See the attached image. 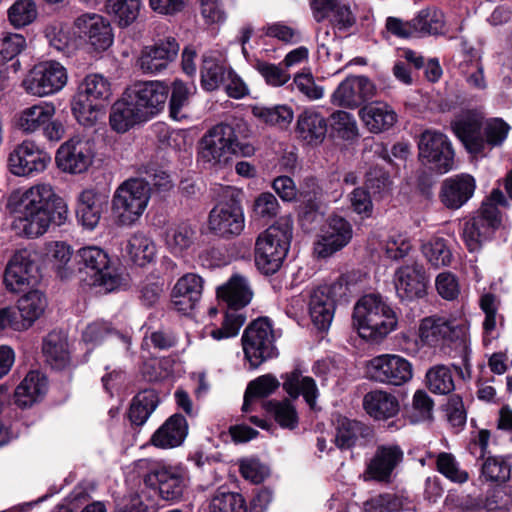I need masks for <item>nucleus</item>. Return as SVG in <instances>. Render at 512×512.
<instances>
[{
	"label": "nucleus",
	"mask_w": 512,
	"mask_h": 512,
	"mask_svg": "<svg viewBox=\"0 0 512 512\" xmlns=\"http://www.w3.org/2000/svg\"><path fill=\"white\" fill-rule=\"evenodd\" d=\"M366 370L371 380L394 386H401L413 377L411 362L396 354L373 357L368 361Z\"/></svg>",
	"instance_id": "nucleus-14"
},
{
	"label": "nucleus",
	"mask_w": 512,
	"mask_h": 512,
	"mask_svg": "<svg viewBox=\"0 0 512 512\" xmlns=\"http://www.w3.org/2000/svg\"><path fill=\"white\" fill-rule=\"evenodd\" d=\"M150 199L148 183L140 178L124 181L115 191L112 212L121 225H132L145 211Z\"/></svg>",
	"instance_id": "nucleus-6"
},
{
	"label": "nucleus",
	"mask_w": 512,
	"mask_h": 512,
	"mask_svg": "<svg viewBox=\"0 0 512 512\" xmlns=\"http://www.w3.org/2000/svg\"><path fill=\"white\" fill-rule=\"evenodd\" d=\"M335 33L349 35L350 30L356 24V16L347 4L340 2L333 8L327 19Z\"/></svg>",
	"instance_id": "nucleus-63"
},
{
	"label": "nucleus",
	"mask_w": 512,
	"mask_h": 512,
	"mask_svg": "<svg viewBox=\"0 0 512 512\" xmlns=\"http://www.w3.org/2000/svg\"><path fill=\"white\" fill-rule=\"evenodd\" d=\"M54 113L55 108L52 105H34L22 111L18 119V126L22 131L32 133L51 120Z\"/></svg>",
	"instance_id": "nucleus-50"
},
{
	"label": "nucleus",
	"mask_w": 512,
	"mask_h": 512,
	"mask_svg": "<svg viewBox=\"0 0 512 512\" xmlns=\"http://www.w3.org/2000/svg\"><path fill=\"white\" fill-rule=\"evenodd\" d=\"M364 187L372 194L374 200H383L391 194L392 180L389 171L375 165L365 173Z\"/></svg>",
	"instance_id": "nucleus-44"
},
{
	"label": "nucleus",
	"mask_w": 512,
	"mask_h": 512,
	"mask_svg": "<svg viewBox=\"0 0 512 512\" xmlns=\"http://www.w3.org/2000/svg\"><path fill=\"white\" fill-rule=\"evenodd\" d=\"M510 131V126L502 118H484L483 124V156L486 155V148L489 150L500 147L505 142Z\"/></svg>",
	"instance_id": "nucleus-51"
},
{
	"label": "nucleus",
	"mask_w": 512,
	"mask_h": 512,
	"mask_svg": "<svg viewBox=\"0 0 512 512\" xmlns=\"http://www.w3.org/2000/svg\"><path fill=\"white\" fill-rule=\"evenodd\" d=\"M282 378L284 379L283 389L292 399H297L302 395L307 404L313 407L318 396V389L312 377H302L301 371L294 369L292 372L282 376Z\"/></svg>",
	"instance_id": "nucleus-38"
},
{
	"label": "nucleus",
	"mask_w": 512,
	"mask_h": 512,
	"mask_svg": "<svg viewBox=\"0 0 512 512\" xmlns=\"http://www.w3.org/2000/svg\"><path fill=\"white\" fill-rule=\"evenodd\" d=\"M35 257L36 255L30 250L21 249L10 258L3 279L9 292H25L39 282L41 276Z\"/></svg>",
	"instance_id": "nucleus-11"
},
{
	"label": "nucleus",
	"mask_w": 512,
	"mask_h": 512,
	"mask_svg": "<svg viewBox=\"0 0 512 512\" xmlns=\"http://www.w3.org/2000/svg\"><path fill=\"white\" fill-rule=\"evenodd\" d=\"M216 295L220 302L226 304L227 308L238 311L251 301L253 292L243 277L233 275L228 282L217 288Z\"/></svg>",
	"instance_id": "nucleus-32"
},
{
	"label": "nucleus",
	"mask_w": 512,
	"mask_h": 512,
	"mask_svg": "<svg viewBox=\"0 0 512 512\" xmlns=\"http://www.w3.org/2000/svg\"><path fill=\"white\" fill-rule=\"evenodd\" d=\"M126 252L134 264L143 267L154 259L156 248L145 235L134 234L127 242Z\"/></svg>",
	"instance_id": "nucleus-49"
},
{
	"label": "nucleus",
	"mask_w": 512,
	"mask_h": 512,
	"mask_svg": "<svg viewBox=\"0 0 512 512\" xmlns=\"http://www.w3.org/2000/svg\"><path fill=\"white\" fill-rule=\"evenodd\" d=\"M404 452L398 444L377 446L373 457L366 465L365 479L390 484L396 468L403 462Z\"/></svg>",
	"instance_id": "nucleus-20"
},
{
	"label": "nucleus",
	"mask_w": 512,
	"mask_h": 512,
	"mask_svg": "<svg viewBox=\"0 0 512 512\" xmlns=\"http://www.w3.org/2000/svg\"><path fill=\"white\" fill-rule=\"evenodd\" d=\"M436 469L444 477L454 483L463 484L468 481L469 474L462 470L455 456L451 453L441 452L436 458Z\"/></svg>",
	"instance_id": "nucleus-61"
},
{
	"label": "nucleus",
	"mask_w": 512,
	"mask_h": 512,
	"mask_svg": "<svg viewBox=\"0 0 512 512\" xmlns=\"http://www.w3.org/2000/svg\"><path fill=\"white\" fill-rule=\"evenodd\" d=\"M47 307V299L39 290H31L18 300L16 308L19 318L24 324V329L29 328L37 320Z\"/></svg>",
	"instance_id": "nucleus-41"
},
{
	"label": "nucleus",
	"mask_w": 512,
	"mask_h": 512,
	"mask_svg": "<svg viewBox=\"0 0 512 512\" xmlns=\"http://www.w3.org/2000/svg\"><path fill=\"white\" fill-rule=\"evenodd\" d=\"M331 102L340 107L356 108L361 105L354 76L344 79L331 95Z\"/></svg>",
	"instance_id": "nucleus-60"
},
{
	"label": "nucleus",
	"mask_w": 512,
	"mask_h": 512,
	"mask_svg": "<svg viewBox=\"0 0 512 512\" xmlns=\"http://www.w3.org/2000/svg\"><path fill=\"white\" fill-rule=\"evenodd\" d=\"M107 205V197L99 191L84 189L77 197L76 216L87 229H94Z\"/></svg>",
	"instance_id": "nucleus-27"
},
{
	"label": "nucleus",
	"mask_w": 512,
	"mask_h": 512,
	"mask_svg": "<svg viewBox=\"0 0 512 512\" xmlns=\"http://www.w3.org/2000/svg\"><path fill=\"white\" fill-rule=\"evenodd\" d=\"M502 225V212L498 207L481 203L480 207L464 218L462 238L471 253L482 249L491 241Z\"/></svg>",
	"instance_id": "nucleus-7"
},
{
	"label": "nucleus",
	"mask_w": 512,
	"mask_h": 512,
	"mask_svg": "<svg viewBox=\"0 0 512 512\" xmlns=\"http://www.w3.org/2000/svg\"><path fill=\"white\" fill-rule=\"evenodd\" d=\"M309 316L315 328L327 331L334 318L336 305L331 298L323 292L313 290L309 299Z\"/></svg>",
	"instance_id": "nucleus-39"
},
{
	"label": "nucleus",
	"mask_w": 512,
	"mask_h": 512,
	"mask_svg": "<svg viewBox=\"0 0 512 512\" xmlns=\"http://www.w3.org/2000/svg\"><path fill=\"white\" fill-rule=\"evenodd\" d=\"M265 408L281 428L289 430L297 428L299 423L298 413L289 399L282 401L269 400L265 403Z\"/></svg>",
	"instance_id": "nucleus-48"
},
{
	"label": "nucleus",
	"mask_w": 512,
	"mask_h": 512,
	"mask_svg": "<svg viewBox=\"0 0 512 512\" xmlns=\"http://www.w3.org/2000/svg\"><path fill=\"white\" fill-rule=\"evenodd\" d=\"M180 50L179 43L172 36L158 39L152 45L145 46L138 58V65L145 73H158L175 61Z\"/></svg>",
	"instance_id": "nucleus-23"
},
{
	"label": "nucleus",
	"mask_w": 512,
	"mask_h": 512,
	"mask_svg": "<svg viewBox=\"0 0 512 512\" xmlns=\"http://www.w3.org/2000/svg\"><path fill=\"white\" fill-rule=\"evenodd\" d=\"M226 200L219 201L209 213L208 227L215 235L231 238L241 233L244 228V218L234 192L227 190Z\"/></svg>",
	"instance_id": "nucleus-15"
},
{
	"label": "nucleus",
	"mask_w": 512,
	"mask_h": 512,
	"mask_svg": "<svg viewBox=\"0 0 512 512\" xmlns=\"http://www.w3.org/2000/svg\"><path fill=\"white\" fill-rule=\"evenodd\" d=\"M51 162V156L35 142L25 140L9 154L8 169L16 176H29L43 172Z\"/></svg>",
	"instance_id": "nucleus-17"
},
{
	"label": "nucleus",
	"mask_w": 512,
	"mask_h": 512,
	"mask_svg": "<svg viewBox=\"0 0 512 512\" xmlns=\"http://www.w3.org/2000/svg\"><path fill=\"white\" fill-rule=\"evenodd\" d=\"M159 404V397L154 389L140 391L132 400L129 419L132 424L142 426Z\"/></svg>",
	"instance_id": "nucleus-42"
},
{
	"label": "nucleus",
	"mask_w": 512,
	"mask_h": 512,
	"mask_svg": "<svg viewBox=\"0 0 512 512\" xmlns=\"http://www.w3.org/2000/svg\"><path fill=\"white\" fill-rule=\"evenodd\" d=\"M67 71L56 61H45L34 66L23 80L25 90L43 97L60 91L67 83Z\"/></svg>",
	"instance_id": "nucleus-13"
},
{
	"label": "nucleus",
	"mask_w": 512,
	"mask_h": 512,
	"mask_svg": "<svg viewBox=\"0 0 512 512\" xmlns=\"http://www.w3.org/2000/svg\"><path fill=\"white\" fill-rule=\"evenodd\" d=\"M298 220L304 231H307V224L313 223L319 214V202L316 193L312 191H302L297 197Z\"/></svg>",
	"instance_id": "nucleus-62"
},
{
	"label": "nucleus",
	"mask_w": 512,
	"mask_h": 512,
	"mask_svg": "<svg viewBox=\"0 0 512 512\" xmlns=\"http://www.w3.org/2000/svg\"><path fill=\"white\" fill-rule=\"evenodd\" d=\"M124 92L149 120L163 109L169 89L160 81H139L127 87Z\"/></svg>",
	"instance_id": "nucleus-18"
},
{
	"label": "nucleus",
	"mask_w": 512,
	"mask_h": 512,
	"mask_svg": "<svg viewBox=\"0 0 512 512\" xmlns=\"http://www.w3.org/2000/svg\"><path fill=\"white\" fill-rule=\"evenodd\" d=\"M422 253L431 267L439 269L448 267L453 260V254L448 240L435 237L422 245Z\"/></svg>",
	"instance_id": "nucleus-45"
},
{
	"label": "nucleus",
	"mask_w": 512,
	"mask_h": 512,
	"mask_svg": "<svg viewBox=\"0 0 512 512\" xmlns=\"http://www.w3.org/2000/svg\"><path fill=\"white\" fill-rule=\"evenodd\" d=\"M105 8L118 27L127 28L138 19L142 0H106Z\"/></svg>",
	"instance_id": "nucleus-40"
},
{
	"label": "nucleus",
	"mask_w": 512,
	"mask_h": 512,
	"mask_svg": "<svg viewBox=\"0 0 512 512\" xmlns=\"http://www.w3.org/2000/svg\"><path fill=\"white\" fill-rule=\"evenodd\" d=\"M112 95L109 81L100 74L87 75L78 85L71 100L72 113L79 124L92 127Z\"/></svg>",
	"instance_id": "nucleus-4"
},
{
	"label": "nucleus",
	"mask_w": 512,
	"mask_h": 512,
	"mask_svg": "<svg viewBox=\"0 0 512 512\" xmlns=\"http://www.w3.org/2000/svg\"><path fill=\"white\" fill-rule=\"evenodd\" d=\"M188 424L181 414H174L156 430L151 437V443L160 448H173L182 444L187 436Z\"/></svg>",
	"instance_id": "nucleus-31"
},
{
	"label": "nucleus",
	"mask_w": 512,
	"mask_h": 512,
	"mask_svg": "<svg viewBox=\"0 0 512 512\" xmlns=\"http://www.w3.org/2000/svg\"><path fill=\"white\" fill-rule=\"evenodd\" d=\"M133 101L124 92L111 107L109 124L117 133H125L137 124L147 121Z\"/></svg>",
	"instance_id": "nucleus-29"
},
{
	"label": "nucleus",
	"mask_w": 512,
	"mask_h": 512,
	"mask_svg": "<svg viewBox=\"0 0 512 512\" xmlns=\"http://www.w3.org/2000/svg\"><path fill=\"white\" fill-rule=\"evenodd\" d=\"M9 206L15 214L16 226L28 238L43 235L51 224L62 225L67 219V206L52 187L40 184L21 195L13 194Z\"/></svg>",
	"instance_id": "nucleus-1"
},
{
	"label": "nucleus",
	"mask_w": 512,
	"mask_h": 512,
	"mask_svg": "<svg viewBox=\"0 0 512 512\" xmlns=\"http://www.w3.org/2000/svg\"><path fill=\"white\" fill-rule=\"evenodd\" d=\"M258 367L269 360L276 359L279 351L275 342L281 337L282 331L274 329L272 320L267 316H258Z\"/></svg>",
	"instance_id": "nucleus-36"
},
{
	"label": "nucleus",
	"mask_w": 512,
	"mask_h": 512,
	"mask_svg": "<svg viewBox=\"0 0 512 512\" xmlns=\"http://www.w3.org/2000/svg\"><path fill=\"white\" fill-rule=\"evenodd\" d=\"M144 483L148 487L157 488L160 498L169 502L180 501L187 487L184 476L172 467L152 470L145 475Z\"/></svg>",
	"instance_id": "nucleus-26"
},
{
	"label": "nucleus",
	"mask_w": 512,
	"mask_h": 512,
	"mask_svg": "<svg viewBox=\"0 0 512 512\" xmlns=\"http://www.w3.org/2000/svg\"><path fill=\"white\" fill-rule=\"evenodd\" d=\"M444 27V13L435 6L421 9L409 21H403L396 17L386 19V29L394 36L402 39L442 34Z\"/></svg>",
	"instance_id": "nucleus-8"
},
{
	"label": "nucleus",
	"mask_w": 512,
	"mask_h": 512,
	"mask_svg": "<svg viewBox=\"0 0 512 512\" xmlns=\"http://www.w3.org/2000/svg\"><path fill=\"white\" fill-rule=\"evenodd\" d=\"M195 239V228L183 222L168 231L166 243L173 253H182L193 245Z\"/></svg>",
	"instance_id": "nucleus-55"
},
{
	"label": "nucleus",
	"mask_w": 512,
	"mask_h": 512,
	"mask_svg": "<svg viewBox=\"0 0 512 512\" xmlns=\"http://www.w3.org/2000/svg\"><path fill=\"white\" fill-rule=\"evenodd\" d=\"M293 236V220L279 217L263 235H258V272L273 275L282 266Z\"/></svg>",
	"instance_id": "nucleus-3"
},
{
	"label": "nucleus",
	"mask_w": 512,
	"mask_h": 512,
	"mask_svg": "<svg viewBox=\"0 0 512 512\" xmlns=\"http://www.w3.org/2000/svg\"><path fill=\"white\" fill-rule=\"evenodd\" d=\"M293 117V110L288 105L258 107V120L280 129H286L291 124Z\"/></svg>",
	"instance_id": "nucleus-58"
},
{
	"label": "nucleus",
	"mask_w": 512,
	"mask_h": 512,
	"mask_svg": "<svg viewBox=\"0 0 512 512\" xmlns=\"http://www.w3.org/2000/svg\"><path fill=\"white\" fill-rule=\"evenodd\" d=\"M449 332H451L450 323L441 318H425L419 328L421 340L431 347L442 345L445 334Z\"/></svg>",
	"instance_id": "nucleus-53"
},
{
	"label": "nucleus",
	"mask_w": 512,
	"mask_h": 512,
	"mask_svg": "<svg viewBox=\"0 0 512 512\" xmlns=\"http://www.w3.org/2000/svg\"><path fill=\"white\" fill-rule=\"evenodd\" d=\"M330 135L342 140H354L358 137V127L352 114L336 111L330 116Z\"/></svg>",
	"instance_id": "nucleus-52"
},
{
	"label": "nucleus",
	"mask_w": 512,
	"mask_h": 512,
	"mask_svg": "<svg viewBox=\"0 0 512 512\" xmlns=\"http://www.w3.org/2000/svg\"><path fill=\"white\" fill-rule=\"evenodd\" d=\"M353 325L359 336L369 342H381L398 323L394 310L380 294L362 296L354 306Z\"/></svg>",
	"instance_id": "nucleus-2"
},
{
	"label": "nucleus",
	"mask_w": 512,
	"mask_h": 512,
	"mask_svg": "<svg viewBox=\"0 0 512 512\" xmlns=\"http://www.w3.org/2000/svg\"><path fill=\"white\" fill-rule=\"evenodd\" d=\"M37 14L33 0H16L8 9V20L15 28H21L31 24Z\"/></svg>",
	"instance_id": "nucleus-59"
},
{
	"label": "nucleus",
	"mask_w": 512,
	"mask_h": 512,
	"mask_svg": "<svg viewBox=\"0 0 512 512\" xmlns=\"http://www.w3.org/2000/svg\"><path fill=\"white\" fill-rule=\"evenodd\" d=\"M138 171L144 175L141 180L148 183L150 191L154 189L157 192H167L174 186L171 176L155 163L143 164Z\"/></svg>",
	"instance_id": "nucleus-56"
},
{
	"label": "nucleus",
	"mask_w": 512,
	"mask_h": 512,
	"mask_svg": "<svg viewBox=\"0 0 512 512\" xmlns=\"http://www.w3.org/2000/svg\"><path fill=\"white\" fill-rule=\"evenodd\" d=\"M225 68L213 57L203 56L201 66V84L207 91H213L225 81Z\"/></svg>",
	"instance_id": "nucleus-57"
},
{
	"label": "nucleus",
	"mask_w": 512,
	"mask_h": 512,
	"mask_svg": "<svg viewBox=\"0 0 512 512\" xmlns=\"http://www.w3.org/2000/svg\"><path fill=\"white\" fill-rule=\"evenodd\" d=\"M363 408L374 420L387 422L389 431H397L403 426L401 419H394L400 412V403L392 393L380 389L369 391L363 397Z\"/></svg>",
	"instance_id": "nucleus-21"
},
{
	"label": "nucleus",
	"mask_w": 512,
	"mask_h": 512,
	"mask_svg": "<svg viewBox=\"0 0 512 512\" xmlns=\"http://www.w3.org/2000/svg\"><path fill=\"white\" fill-rule=\"evenodd\" d=\"M359 116L366 128L374 134H380L393 128L398 116L387 104L372 102L359 109Z\"/></svg>",
	"instance_id": "nucleus-30"
},
{
	"label": "nucleus",
	"mask_w": 512,
	"mask_h": 512,
	"mask_svg": "<svg viewBox=\"0 0 512 512\" xmlns=\"http://www.w3.org/2000/svg\"><path fill=\"white\" fill-rule=\"evenodd\" d=\"M512 456H488L481 464V476L486 481L495 483H506L511 478L512 465L510 463Z\"/></svg>",
	"instance_id": "nucleus-43"
},
{
	"label": "nucleus",
	"mask_w": 512,
	"mask_h": 512,
	"mask_svg": "<svg viewBox=\"0 0 512 512\" xmlns=\"http://www.w3.org/2000/svg\"><path fill=\"white\" fill-rule=\"evenodd\" d=\"M418 157L429 170L438 174L453 169L455 151L448 136L440 131L425 130L418 141Z\"/></svg>",
	"instance_id": "nucleus-9"
},
{
	"label": "nucleus",
	"mask_w": 512,
	"mask_h": 512,
	"mask_svg": "<svg viewBox=\"0 0 512 512\" xmlns=\"http://www.w3.org/2000/svg\"><path fill=\"white\" fill-rule=\"evenodd\" d=\"M371 429L365 423L340 416L336 423L335 445L340 450H349L357 446L359 439H367Z\"/></svg>",
	"instance_id": "nucleus-33"
},
{
	"label": "nucleus",
	"mask_w": 512,
	"mask_h": 512,
	"mask_svg": "<svg viewBox=\"0 0 512 512\" xmlns=\"http://www.w3.org/2000/svg\"><path fill=\"white\" fill-rule=\"evenodd\" d=\"M296 131L309 144H320L328 132L325 117L314 110H304L297 119Z\"/></svg>",
	"instance_id": "nucleus-35"
},
{
	"label": "nucleus",
	"mask_w": 512,
	"mask_h": 512,
	"mask_svg": "<svg viewBox=\"0 0 512 512\" xmlns=\"http://www.w3.org/2000/svg\"><path fill=\"white\" fill-rule=\"evenodd\" d=\"M209 512H248V508L240 493L219 488L210 499Z\"/></svg>",
	"instance_id": "nucleus-47"
},
{
	"label": "nucleus",
	"mask_w": 512,
	"mask_h": 512,
	"mask_svg": "<svg viewBox=\"0 0 512 512\" xmlns=\"http://www.w3.org/2000/svg\"><path fill=\"white\" fill-rule=\"evenodd\" d=\"M203 292V279L193 273L182 276L172 290V303L178 311L187 313L200 301Z\"/></svg>",
	"instance_id": "nucleus-28"
},
{
	"label": "nucleus",
	"mask_w": 512,
	"mask_h": 512,
	"mask_svg": "<svg viewBox=\"0 0 512 512\" xmlns=\"http://www.w3.org/2000/svg\"><path fill=\"white\" fill-rule=\"evenodd\" d=\"M484 116L474 109L463 112L451 123L452 131L468 154L483 156Z\"/></svg>",
	"instance_id": "nucleus-22"
},
{
	"label": "nucleus",
	"mask_w": 512,
	"mask_h": 512,
	"mask_svg": "<svg viewBox=\"0 0 512 512\" xmlns=\"http://www.w3.org/2000/svg\"><path fill=\"white\" fill-rule=\"evenodd\" d=\"M57 167L66 173L81 174L92 164L93 152L89 141L72 138L63 143L56 153Z\"/></svg>",
	"instance_id": "nucleus-24"
},
{
	"label": "nucleus",
	"mask_w": 512,
	"mask_h": 512,
	"mask_svg": "<svg viewBox=\"0 0 512 512\" xmlns=\"http://www.w3.org/2000/svg\"><path fill=\"white\" fill-rule=\"evenodd\" d=\"M427 387L434 394L447 395L455 390L452 371L445 365H438L426 373Z\"/></svg>",
	"instance_id": "nucleus-54"
},
{
	"label": "nucleus",
	"mask_w": 512,
	"mask_h": 512,
	"mask_svg": "<svg viewBox=\"0 0 512 512\" xmlns=\"http://www.w3.org/2000/svg\"><path fill=\"white\" fill-rule=\"evenodd\" d=\"M191 92L189 88L180 80L172 84L171 97L169 102L170 116L175 120H181L186 117L183 108L189 103Z\"/></svg>",
	"instance_id": "nucleus-64"
},
{
	"label": "nucleus",
	"mask_w": 512,
	"mask_h": 512,
	"mask_svg": "<svg viewBox=\"0 0 512 512\" xmlns=\"http://www.w3.org/2000/svg\"><path fill=\"white\" fill-rule=\"evenodd\" d=\"M475 190L476 180L471 174H456L441 183L439 200L447 209L457 210L473 197Z\"/></svg>",
	"instance_id": "nucleus-25"
},
{
	"label": "nucleus",
	"mask_w": 512,
	"mask_h": 512,
	"mask_svg": "<svg viewBox=\"0 0 512 512\" xmlns=\"http://www.w3.org/2000/svg\"><path fill=\"white\" fill-rule=\"evenodd\" d=\"M254 148L240 142L230 124L220 123L212 127L200 142L199 160L210 166L228 163L231 156L241 152L248 154Z\"/></svg>",
	"instance_id": "nucleus-5"
},
{
	"label": "nucleus",
	"mask_w": 512,
	"mask_h": 512,
	"mask_svg": "<svg viewBox=\"0 0 512 512\" xmlns=\"http://www.w3.org/2000/svg\"><path fill=\"white\" fill-rule=\"evenodd\" d=\"M74 33L98 52L107 50L113 43L111 24L99 14L78 16L74 21Z\"/></svg>",
	"instance_id": "nucleus-19"
},
{
	"label": "nucleus",
	"mask_w": 512,
	"mask_h": 512,
	"mask_svg": "<svg viewBox=\"0 0 512 512\" xmlns=\"http://www.w3.org/2000/svg\"><path fill=\"white\" fill-rule=\"evenodd\" d=\"M47 391V378L38 371L29 372L15 389V403L22 408L32 406Z\"/></svg>",
	"instance_id": "nucleus-34"
},
{
	"label": "nucleus",
	"mask_w": 512,
	"mask_h": 512,
	"mask_svg": "<svg viewBox=\"0 0 512 512\" xmlns=\"http://www.w3.org/2000/svg\"><path fill=\"white\" fill-rule=\"evenodd\" d=\"M46 362L54 369L61 370L70 363L67 335L53 330L43 340L42 347Z\"/></svg>",
	"instance_id": "nucleus-37"
},
{
	"label": "nucleus",
	"mask_w": 512,
	"mask_h": 512,
	"mask_svg": "<svg viewBox=\"0 0 512 512\" xmlns=\"http://www.w3.org/2000/svg\"><path fill=\"white\" fill-rule=\"evenodd\" d=\"M50 260L58 277L62 280L70 278L77 272L75 257L72 251L63 242H55L50 249Z\"/></svg>",
	"instance_id": "nucleus-46"
},
{
	"label": "nucleus",
	"mask_w": 512,
	"mask_h": 512,
	"mask_svg": "<svg viewBox=\"0 0 512 512\" xmlns=\"http://www.w3.org/2000/svg\"><path fill=\"white\" fill-rule=\"evenodd\" d=\"M430 276L422 263L413 261L399 266L394 272L396 295L401 303L410 304L428 294Z\"/></svg>",
	"instance_id": "nucleus-12"
},
{
	"label": "nucleus",
	"mask_w": 512,
	"mask_h": 512,
	"mask_svg": "<svg viewBox=\"0 0 512 512\" xmlns=\"http://www.w3.org/2000/svg\"><path fill=\"white\" fill-rule=\"evenodd\" d=\"M75 261L77 272L85 270L91 277V284L102 287L105 292H111L120 285V276L109 266L108 254L101 248L83 247L77 251Z\"/></svg>",
	"instance_id": "nucleus-10"
},
{
	"label": "nucleus",
	"mask_w": 512,
	"mask_h": 512,
	"mask_svg": "<svg viewBox=\"0 0 512 512\" xmlns=\"http://www.w3.org/2000/svg\"><path fill=\"white\" fill-rule=\"evenodd\" d=\"M353 237L351 223L340 215L333 214L327 219L317 241L314 254L317 258L327 259L346 247Z\"/></svg>",
	"instance_id": "nucleus-16"
}]
</instances>
